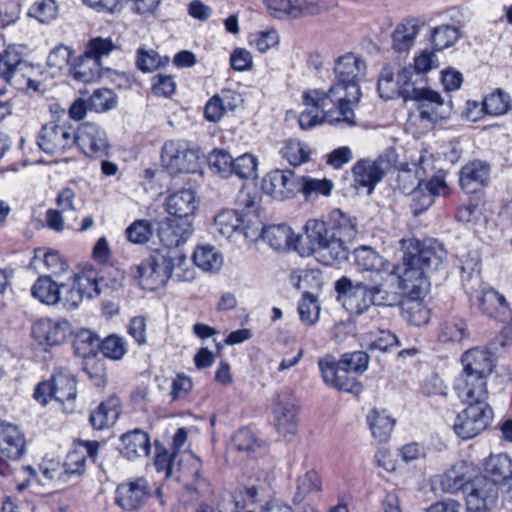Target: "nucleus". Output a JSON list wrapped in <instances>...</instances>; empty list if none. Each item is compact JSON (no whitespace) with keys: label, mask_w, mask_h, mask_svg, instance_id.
Masks as SVG:
<instances>
[{"label":"nucleus","mask_w":512,"mask_h":512,"mask_svg":"<svg viewBox=\"0 0 512 512\" xmlns=\"http://www.w3.org/2000/svg\"><path fill=\"white\" fill-rule=\"evenodd\" d=\"M298 312L301 321L306 325L315 324L320 316V307L316 298L309 292L303 294L298 304Z\"/></svg>","instance_id":"obj_59"},{"label":"nucleus","mask_w":512,"mask_h":512,"mask_svg":"<svg viewBox=\"0 0 512 512\" xmlns=\"http://www.w3.org/2000/svg\"><path fill=\"white\" fill-rule=\"evenodd\" d=\"M192 259L199 269L207 273L218 272L224 262L220 251L209 244L198 245L193 252Z\"/></svg>","instance_id":"obj_38"},{"label":"nucleus","mask_w":512,"mask_h":512,"mask_svg":"<svg viewBox=\"0 0 512 512\" xmlns=\"http://www.w3.org/2000/svg\"><path fill=\"white\" fill-rule=\"evenodd\" d=\"M511 107V97L501 89H496L486 96L483 101V109L487 114L493 116L504 115Z\"/></svg>","instance_id":"obj_48"},{"label":"nucleus","mask_w":512,"mask_h":512,"mask_svg":"<svg viewBox=\"0 0 512 512\" xmlns=\"http://www.w3.org/2000/svg\"><path fill=\"white\" fill-rule=\"evenodd\" d=\"M182 460L174 456L163 445H156V456L154 460L158 472H164L165 477H171L175 470H181Z\"/></svg>","instance_id":"obj_52"},{"label":"nucleus","mask_w":512,"mask_h":512,"mask_svg":"<svg viewBox=\"0 0 512 512\" xmlns=\"http://www.w3.org/2000/svg\"><path fill=\"white\" fill-rule=\"evenodd\" d=\"M261 188L265 194L282 201L295 195L299 183L293 171L275 169L263 177Z\"/></svg>","instance_id":"obj_19"},{"label":"nucleus","mask_w":512,"mask_h":512,"mask_svg":"<svg viewBox=\"0 0 512 512\" xmlns=\"http://www.w3.org/2000/svg\"><path fill=\"white\" fill-rule=\"evenodd\" d=\"M89 110L97 113L108 111L115 107L116 100L110 89H96L88 99Z\"/></svg>","instance_id":"obj_60"},{"label":"nucleus","mask_w":512,"mask_h":512,"mask_svg":"<svg viewBox=\"0 0 512 512\" xmlns=\"http://www.w3.org/2000/svg\"><path fill=\"white\" fill-rule=\"evenodd\" d=\"M490 166L483 161H472L462 167L459 176L461 188L466 193H475L488 181Z\"/></svg>","instance_id":"obj_32"},{"label":"nucleus","mask_w":512,"mask_h":512,"mask_svg":"<svg viewBox=\"0 0 512 512\" xmlns=\"http://www.w3.org/2000/svg\"><path fill=\"white\" fill-rule=\"evenodd\" d=\"M434 170L433 156L428 151L421 152L417 162L402 165L397 175V188L405 194L416 189V194L423 190L422 181L429 171Z\"/></svg>","instance_id":"obj_16"},{"label":"nucleus","mask_w":512,"mask_h":512,"mask_svg":"<svg viewBox=\"0 0 512 512\" xmlns=\"http://www.w3.org/2000/svg\"><path fill=\"white\" fill-rule=\"evenodd\" d=\"M75 146L89 158L108 156L110 142L106 130L95 122H84L75 130Z\"/></svg>","instance_id":"obj_13"},{"label":"nucleus","mask_w":512,"mask_h":512,"mask_svg":"<svg viewBox=\"0 0 512 512\" xmlns=\"http://www.w3.org/2000/svg\"><path fill=\"white\" fill-rule=\"evenodd\" d=\"M214 229L230 241H237L240 237L247 241H256L262 234V219L258 207L251 203L241 210L223 209L214 216Z\"/></svg>","instance_id":"obj_4"},{"label":"nucleus","mask_w":512,"mask_h":512,"mask_svg":"<svg viewBox=\"0 0 512 512\" xmlns=\"http://www.w3.org/2000/svg\"><path fill=\"white\" fill-rule=\"evenodd\" d=\"M165 262L164 254L155 253L151 255L137 267L134 275L135 280L146 290H156L163 287L168 281Z\"/></svg>","instance_id":"obj_21"},{"label":"nucleus","mask_w":512,"mask_h":512,"mask_svg":"<svg viewBox=\"0 0 512 512\" xmlns=\"http://www.w3.org/2000/svg\"><path fill=\"white\" fill-rule=\"evenodd\" d=\"M484 470L491 483H503L512 479V459L504 453L491 455L484 462Z\"/></svg>","instance_id":"obj_40"},{"label":"nucleus","mask_w":512,"mask_h":512,"mask_svg":"<svg viewBox=\"0 0 512 512\" xmlns=\"http://www.w3.org/2000/svg\"><path fill=\"white\" fill-rule=\"evenodd\" d=\"M336 290L343 294V304L351 313L362 314L372 305H396L395 293L387 291L382 284L370 282L353 284L350 279L342 277L336 282Z\"/></svg>","instance_id":"obj_6"},{"label":"nucleus","mask_w":512,"mask_h":512,"mask_svg":"<svg viewBox=\"0 0 512 512\" xmlns=\"http://www.w3.org/2000/svg\"><path fill=\"white\" fill-rule=\"evenodd\" d=\"M177 89L174 77L166 74H157L152 77V92L157 97H171Z\"/></svg>","instance_id":"obj_63"},{"label":"nucleus","mask_w":512,"mask_h":512,"mask_svg":"<svg viewBox=\"0 0 512 512\" xmlns=\"http://www.w3.org/2000/svg\"><path fill=\"white\" fill-rule=\"evenodd\" d=\"M424 21L418 17H409L398 23L392 32V49L396 52H408L415 44Z\"/></svg>","instance_id":"obj_30"},{"label":"nucleus","mask_w":512,"mask_h":512,"mask_svg":"<svg viewBox=\"0 0 512 512\" xmlns=\"http://www.w3.org/2000/svg\"><path fill=\"white\" fill-rule=\"evenodd\" d=\"M400 246L402 250L416 248L417 254L411 256L425 268L426 273L428 270L438 269L446 259V251L438 242H430L424 244L420 249L417 247V241L414 239H401Z\"/></svg>","instance_id":"obj_25"},{"label":"nucleus","mask_w":512,"mask_h":512,"mask_svg":"<svg viewBox=\"0 0 512 512\" xmlns=\"http://www.w3.org/2000/svg\"><path fill=\"white\" fill-rule=\"evenodd\" d=\"M26 450V440L21 429L6 420L0 423V454L10 460L20 459Z\"/></svg>","instance_id":"obj_27"},{"label":"nucleus","mask_w":512,"mask_h":512,"mask_svg":"<svg viewBox=\"0 0 512 512\" xmlns=\"http://www.w3.org/2000/svg\"><path fill=\"white\" fill-rule=\"evenodd\" d=\"M468 337L469 330L465 320L457 317L444 321L438 334L442 342H461Z\"/></svg>","instance_id":"obj_46"},{"label":"nucleus","mask_w":512,"mask_h":512,"mask_svg":"<svg viewBox=\"0 0 512 512\" xmlns=\"http://www.w3.org/2000/svg\"><path fill=\"white\" fill-rule=\"evenodd\" d=\"M467 492V509L473 512L486 511L496 499L495 485L483 477H477Z\"/></svg>","instance_id":"obj_31"},{"label":"nucleus","mask_w":512,"mask_h":512,"mask_svg":"<svg viewBox=\"0 0 512 512\" xmlns=\"http://www.w3.org/2000/svg\"><path fill=\"white\" fill-rule=\"evenodd\" d=\"M477 477L478 470L473 463L458 461L438 476V483L444 493L455 494L468 491Z\"/></svg>","instance_id":"obj_18"},{"label":"nucleus","mask_w":512,"mask_h":512,"mask_svg":"<svg viewBox=\"0 0 512 512\" xmlns=\"http://www.w3.org/2000/svg\"><path fill=\"white\" fill-rule=\"evenodd\" d=\"M208 163L210 168L222 177L233 174V158L223 149H214L208 156Z\"/></svg>","instance_id":"obj_56"},{"label":"nucleus","mask_w":512,"mask_h":512,"mask_svg":"<svg viewBox=\"0 0 512 512\" xmlns=\"http://www.w3.org/2000/svg\"><path fill=\"white\" fill-rule=\"evenodd\" d=\"M302 101L305 109L298 117L299 126L309 130L324 123L344 122L349 126L356 124L355 114L328 90L309 89L303 92Z\"/></svg>","instance_id":"obj_1"},{"label":"nucleus","mask_w":512,"mask_h":512,"mask_svg":"<svg viewBox=\"0 0 512 512\" xmlns=\"http://www.w3.org/2000/svg\"><path fill=\"white\" fill-rule=\"evenodd\" d=\"M318 365L327 385L353 394L361 391V386L350 374L351 371L342 367L338 361L331 357H325L319 360Z\"/></svg>","instance_id":"obj_22"},{"label":"nucleus","mask_w":512,"mask_h":512,"mask_svg":"<svg viewBox=\"0 0 512 512\" xmlns=\"http://www.w3.org/2000/svg\"><path fill=\"white\" fill-rule=\"evenodd\" d=\"M389 168V162L383 157L375 161L360 160L352 168L355 182L368 189L371 194L376 184L381 181Z\"/></svg>","instance_id":"obj_24"},{"label":"nucleus","mask_w":512,"mask_h":512,"mask_svg":"<svg viewBox=\"0 0 512 512\" xmlns=\"http://www.w3.org/2000/svg\"><path fill=\"white\" fill-rule=\"evenodd\" d=\"M459 38V29L452 25L437 26L431 32V42L435 51H442L452 46Z\"/></svg>","instance_id":"obj_51"},{"label":"nucleus","mask_w":512,"mask_h":512,"mask_svg":"<svg viewBox=\"0 0 512 512\" xmlns=\"http://www.w3.org/2000/svg\"><path fill=\"white\" fill-rule=\"evenodd\" d=\"M383 284L387 291L395 293L396 304L400 302L403 294L412 299H419L430 289L425 268L406 251L400 263H392L391 274Z\"/></svg>","instance_id":"obj_3"},{"label":"nucleus","mask_w":512,"mask_h":512,"mask_svg":"<svg viewBox=\"0 0 512 512\" xmlns=\"http://www.w3.org/2000/svg\"><path fill=\"white\" fill-rule=\"evenodd\" d=\"M301 191L306 198L312 195L329 196L333 189V182L328 179H316L309 176H303L300 179Z\"/></svg>","instance_id":"obj_58"},{"label":"nucleus","mask_w":512,"mask_h":512,"mask_svg":"<svg viewBox=\"0 0 512 512\" xmlns=\"http://www.w3.org/2000/svg\"><path fill=\"white\" fill-rule=\"evenodd\" d=\"M120 401L117 397H110L103 401L90 413V423L94 429L103 430L112 426L120 415Z\"/></svg>","instance_id":"obj_36"},{"label":"nucleus","mask_w":512,"mask_h":512,"mask_svg":"<svg viewBox=\"0 0 512 512\" xmlns=\"http://www.w3.org/2000/svg\"><path fill=\"white\" fill-rule=\"evenodd\" d=\"M273 424L277 432L286 440H291L298 432L296 399L291 390L277 392L271 405Z\"/></svg>","instance_id":"obj_10"},{"label":"nucleus","mask_w":512,"mask_h":512,"mask_svg":"<svg viewBox=\"0 0 512 512\" xmlns=\"http://www.w3.org/2000/svg\"><path fill=\"white\" fill-rule=\"evenodd\" d=\"M412 76L413 70L410 66L401 67L397 63H389L383 68L378 80L380 97L385 100L401 97L404 101H409L415 87Z\"/></svg>","instance_id":"obj_9"},{"label":"nucleus","mask_w":512,"mask_h":512,"mask_svg":"<svg viewBox=\"0 0 512 512\" xmlns=\"http://www.w3.org/2000/svg\"><path fill=\"white\" fill-rule=\"evenodd\" d=\"M483 314L500 321H512V311L505 297L494 289H487L478 298Z\"/></svg>","instance_id":"obj_34"},{"label":"nucleus","mask_w":512,"mask_h":512,"mask_svg":"<svg viewBox=\"0 0 512 512\" xmlns=\"http://www.w3.org/2000/svg\"><path fill=\"white\" fill-rule=\"evenodd\" d=\"M61 293H59V302L64 309L74 310L79 307L83 297L79 293L73 282L60 284Z\"/></svg>","instance_id":"obj_62"},{"label":"nucleus","mask_w":512,"mask_h":512,"mask_svg":"<svg viewBox=\"0 0 512 512\" xmlns=\"http://www.w3.org/2000/svg\"><path fill=\"white\" fill-rule=\"evenodd\" d=\"M79 293L84 298L92 299L100 294L98 276L94 269L83 270L72 280Z\"/></svg>","instance_id":"obj_47"},{"label":"nucleus","mask_w":512,"mask_h":512,"mask_svg":"<svg viewBox=\"0 0 512 512\" xmlns=\"http://www.w3.org/2000/svg\"><path fill=\"white\" fill-rule=\"evenodd\" d=\"M114 49L111 39L101 37L91 39L85 46L82 55L70 64V74L74 80L81 83H95L102 77L101 58Z\"/></svg>","instance_id":"obj_7"},{"label":"nucleus","mask_w":512,"mask_h":512,"mask_svg":"<svg viewBox=\"0 0 512 512\" xmlns=\"http://www.w3.org/2000/svg\"><path fill=\"white\" fill-rule=\"evenodd\" d=\"M493 410L489 404H467L456 417L453 429L458 437L471 439L491 424Z\"/></svg>","instance_id":"obj_12"},{"label":"nucleus","mask_w":512,"mask_h":512,"mask_svg":"<svg viewBox=\"0 0 512 512\" xmlns=\"http://www.w3.org/2000/svg\"><path fill=\"white\" fill-rule=\"evenodd\" d=\"M161 161L169 174L195 173L199 151L185 140H169L162 147Z\"/></svg>","instance_id":"obj_8"},{"label":"nucleus","mask_w":512,"mask_h":512,"mask_svg":"<svg viewBox=\"0 0 512 512\" xmlns=\"http://www.w3.org/2000/svg\"><path fill=\"white\" fill-rule=\"evenodd\" d=\"M409 100L417 103L420 118L429 123L447 119L452 112L451 101L445 100L439 92L430 88L414 87Z\"/></svg>","instance_id":"obj_14"},{"label":"nucleus","mask_w":512,"mask_h":512,"mask_svg":"<svg viewBox=\"0 0 512 512\" xmlns=\"http://www.w3.org/2000/svg\"><path fill=\"white\" fill-rule=\"evenodd\" d=\"M193 234V225L188 219H166L160 223L158 237L167 248L185 244Z\"/></svg>","instance_id":"obj_26"},{"label":"nucleus","mask_w":512,"mask_h":512,"mask_svg":"<svg viewBox=\"0 0 512 512\" xmlns=\"http://www.w3.org/2000/svg\"><path fill=\"white\" fill-rule=\"evenodd\" d=\"M321 489L322 483L319 474L314 470L307 471L296 480V491L292 502L294 505H300L312 494L320 492Z\"/></svg>","instance_id":"obj_42"},{"label":"nucleus","mask_w":512,"mask_h":512,"mask_svg":"<svg viewBox=\"0 0 512 512\" xmlns=\"http://www.w3.org/2000/svg\"><path fill=\"white\" fill-rule=\"evenodd\" d=\"M305 235L308 246L300 243L299 254L309 256L317 254V259L325 265H332L336 261L345 260L348 249L343 239L337 237L326 223L317 219H310L305 224Z\"/></svg>","instance_id":"obj_5"},{"label":"nucleus","mask_w":512,"mask_h":512,"mask_svg":"<svg viewBox=\"0 0 512 512\" xmlns=\"http://www.w3.org/2000/svg\"><path fill=\"white\" fill-rule=\"evenodd\" d=\"M261 237L275 250H295L299 253L300 236L286 224L271 225L265 229L262 226Z\"/></svg>","instance_id":"obj_29"},{"label":"nucleus","mask_w":512,"mask_h":512,"mask_svg":"<svg viewBox=\"0 0 512 512\" xmlns=\"http://www.w3.org/2000/svg\"><path fill=\"white\" fill-rule=\"evenodd\" d=\"M34 67L24 59L15 46H9L0 53V79L6 83L21 87Z\"/></svg>","instance_id":"obj_17"},{"label":"nucleus","mask_w":512,"mask_h":512,"mask_svg":"<svg viewBox=\"0 0 512 512\" xmlns=\"http://www.w3.org/2000/svg\"><path fill=\"white\" fill-rule=\"evenodd\" d=\"M366 420L373 438L380 443L389 439L396 424V420L382 409L371 410Z\"/></svg>","instance_id":"obj_37"},{"label":"nucleus","mask_w":512,"mask_h":512,"mask_svg":"<svg viewBox=\"0 0 512 512\" xmlns=\"http://www.w3.org/2000/svg\"><path fill=\"white\" fill-rule=\"evenodd\" d=\"M281 155L291 165L299 166L308 161L310 150L307 145L294 139L285 142L281 149Z\"/></svg>","instance_id":"obj_53"},{"label":"nucleus","mask_w":512,"mask_h":512,"mask_svg":"<svg viewBox=\"0 0 512 512\" xmlns=\"http://www.w3.org/2000/svg\"><path fill=\"white\" fill-rule=\"evenodd\" d=\"M51 381L55 400L64 403L73 402L76 399V379L68 370H56L52 375Z\"/></svg>","instance_id":"obj_39"},{"label":"nucleus","mask_w":512,"mask_h":512,"mask_svg":"<svg viewBox=\"0 0 512 512\" xmlns=\"http://www.w3.org/2000/svg\"><path fill=\"white\" fill-rule=\"evenodd\" d=\"M60 285L51 279V276H40L31 287V295L39 302L54 306L59 302Z\"/></svg>","instance_id":"obj_43"},{"label":"nucleus","mask_w":512,"mask_h":512,"mask_svg":"<svg viewBox=\"0 0 512 512\" xmlns=\"http://www.w3.org/2000/svg\"><path fill=\"white\" fill-rule=\"evenodd\" d=\"M58 7L54 0H37L29 9V15L41 23H49L56 18Z\"/></svg>","instance_id":"obj_61"},{"label":"nucleus","mask_w":512,"mask_h":512,"mask_svg":"<svg viewBox=\"0 0 512 512\" xmlns=\"http://www.w3.org/2000/svg\"><path fill=\"white\" fill-rule=\"evenodd\" d=\"M37 145L46 154L62 155L75 147V129L66 122H48L38 133Z\"/></svg>","instance_id":"obj_11"},{"label":"nucleus","mask_w":512,"mask_h":512,"mask_svg":"<svg viewBox=\"0 0 512 512\" xmlns=\"http://www.w3.org/2000/svg\"><path fill=\"white\" fill-rule=\"evenodd\" d=\"M199 199L192 189H181L169 195L165 202L166 211L181 220L188 219L198 208Z\"/></svg>","instance_id":"obj_33"},{"label":"nucleus","mask_w":512,"mask_h":512,"mask_svg":"<svg viewBox=\"0 0 512 512\" xmlns=\"http://www.w3.org/2000/svg\"><path fill=\"white\" fill-rule=\"evenodd\" d=\"M165 257V269L168 279L172 278L178 282H191L196 278V270L186 255L180 252H171Z\"/></svg>","instance_id":"obj_35"},{"label":"nucleus","mask_w":512,"mask_h":512,"mask_svg":"<svg viewBox=\"0 0 512 512\" xmlns=\"http://www.w3.org/2000/svg\"><path fill=\"white\" fill-rule=\"evenodd\" d=\"M487 377L459 374L454 382L458 398L466 404H489Z\"/></svg>","instance_id":"obj_23"},{"label":"nucleus","mask_w":512,"mask_h":512,"mask_svg":"<svg viewBox=\"0 0 512 512\" xmlns=\"http://www.w3.org/2000/svg\"><path fill=\"white\" fill-rule=\"evenodd\" d=\"M229 449L242 452L247 456H256L265 451V446L254 436L251 430L242 428L231 438Z\"/></svg>","instance_id":"obj_41"},{"label":"nucleus","mask_w":512,"mask_h":512,"mask_svg":"<svg viewBox=\"0 0 512 512\" xmlns=\"http://www.w3.org/2000/svg\"><path fill=\"white\" fill-rule=\"evenodd\" d=\"M463 369L460 374L489 378L495 367L493 354L487 349L473 348L461 358Z\"/></svg>","instance_id":"obj_28"},{"label":"nucleus","mask_w":512,"mask_h":512,"mask_svg":"<svg viewBox=\"0 0 512 512\" xmlns=\"http://www.w3.org/2000/svg\"><path fill=\"white\" fill-rule=\"evenodd\" d=\"M338 362L351 372L362 373L367 369L369 356L366 352L355 351L344 354Z\"/></svg>","instance_id":"obj_64"},{"label":"nucleus","mask_w":512,"mask_h":512,"mask_svg":"<svg viewBox=\"0 0 512 512\" xmlns=\"http://www.w3.org/2000/svg\"><path fill=\"white\" fill-rule=\"evenodd\" d=\"M354 264L360 272L368 274L370 283L382 284L391 274L392 263L369 246H360L353 251Z\"/></svg>","instance_id":"obj_15"},{"label":"nucleus","mask_w":512,"mask_h":512,"mask_svg":"<svg viewBox=\"0 0 512 512\" xmlns=\"http://www.w3.org/2000/svg\"><path fill=\"white\" fill-rule=\"evenodd\" d=\"M267 12L277 19L299 18V10L296 1L291 0H264Z\"/></svg>","instance_id":"obj_55"},{"label":"nucleus","mask_w":512,"mask_h":512,"mask_svg":"<svg viewBox=\"0 0 512 512\" xmlns=\"http://www.w3.org/2000/svg\"><path fill=\"white\" fill-rule=\"evenodd\" d=\"M258 159L251 153H244L233 159V174L241 179H251L257 176Z\"/></svg>","instance_id":"obj_57"},{"label":"nucleus","mask_w":512,"mask_h":512,"mask_svg":"<svg viewBox=\"0 0 512 512\" xmlns=\"http://www.w3.org/2000/svg\"><path fill=\"white\" fill-rule=\"evenodd\" d=\"M402 316L411 325L421 326L428 323L430 312L421 301L410 298L402 306Z\"/></svg>","instance_id":"obj_49"},{"label":"nucleus","mask_w":512,"mask_h":512,"mask_svg":"<svg viewBox=\"0 0 512 512\" xmlns=\"http://www.w3.org/2000/svg\"><path fill=\"white\" fill-rule=\"evenodd\" d=\"M248 43L258 52L266 53L267 51L279 46L280 35L277 30L273 28L256 31L250 34Z\"/></svg>","instance_id":"obj_50"},{"label":"nucleus","mask_w":512,"mask_h":512,"mask_svg":"<svg viewBox=\"0 0 512 512\" xmlns=\"http://www.w3.org/2000/svg\"><path fill=\"white\" fill-rule=\"evenodd\" d=\"M39 263H42L46 270L54 276L62 275L68 269L67 262L59 252L53 250L37 249L33 258V264L37 266Z\"/></svg>","instance_id":"obj_45"},{"label":"nucleus","mask_w":512,"mask_h":512,"mask_svg":"<svg viewBox=\"0 0 512 512\" xmlns=\"http://www.w3.org/2000/svg\"><path fill=\"white\" fill-rule=\"evenodd\" d=\"M71 334V324L65 319L41 318L32 325V336L40 345H60Z\"/></svg>","instance_id":"obj_20"},{"label":"nucleus","mask_w":512,"mask_h":512,"mask_svg":"<svg viewBox=\"0 0 512 512\" xmlns=\"http://www.w3.org/2000/svg\"><path fill=\"white\" fill-rule=\"evenodd\" d=\"M170 62V58L161 57L155 50L139 49L136 56V66L145 73H150L160 67L166 66Z\"/></svg>","instance_id":"obj_54"},{"label":"nucleus","mask_w":512,"mask_h":512,"mask_svg":"<svg viewBox=\"0 0 512 512\" xmlns=\"http://www.w3.org/2000/svg\"><path fill=\"white\" fill-rule=\"evenodd\" d=\"M330 229L336 232L337 237L346 241L353 240L356 237L357 229L355 221L340 209L333 210L330 213Z\"/></svg>","instance_id":"obj_44"},{"label":"nucleus","mask_w":512,"mask_h":512,"mask_svg":"<svg viewBox=\"0 0 512 512\" xmlns=\"http://www.w3.org/2000/svg\"><path fill=\"white\" fill-rule=\"evenodd\" d=\"M366 63L354 53L348 52L335 60L334 75L336 82L329 91L346 107L354 111L361 99L360 81L366 75Z\"/></svg>","instance_id":"obj_2"}]
</instances>
